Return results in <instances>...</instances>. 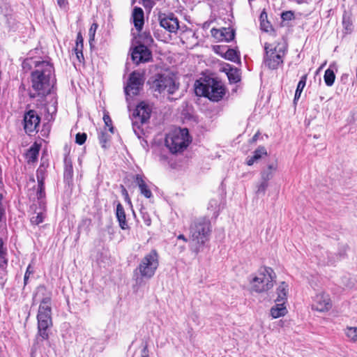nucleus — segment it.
Listing matches in <instances>:
<instances>
[{
  "label": "nucleus",
  "instance_id": "nucleus-1",
  "mask_svg": "<svg viewBox=\"0 0 357 357\" xmlns=\"http://www.w3.org/2000/svg\"><path fill=\"white\" fill-rule=\"evenodd\" d=\"M55 81L53 65L47 61H36L35 69L31 74V87L35 92H29V97L36 98L48 95Z\"/></svg>",
  "mask_w": 357,
  "mask_h": 357
},
{
  "label": "nucleus",
  "instance_id": "nucleus-2",
  "mask_svg": "<svg viewBox=\"0 0 357 357\" xmlns=\"http://www.w3.org/2000/svg\"><path fill=\"white\" fill-rule=\"evenodd\" d=\"M211 232V224L209 219L201 217L195 220L190 225V238L193 243L191 250L195 253H199L209 240Z\"/></svg>",
  "mask_w": 357,
  "mask_h": 357
},
{
  "label": "nucleus",
  "instance_id": "nucleus-3",
  "mask_svg": "<svg viewBox=\"0 0 357 357\" xmlns=\"http://www.w3.org/2000/svg\"><path fill=\"white\" fill-rule=\"evenodd\" d=\"M225 92L224 84L215 78H208L203 82L197 81L195 83L196 94L206 97L213 102H218L222 100Z\"/></svg>",
  "mask_w": 357,
  "mask_h": 357
},
{
  "label": "nucleus",
  "instance_id": "nucleus-4",
  "mask_svg": "<svg viewBox=\"0 0 357 357\" xmlns=\"http://www.w3.org/2000/svg\"><path fill=\"white\" fill-rule=\"evenodd\" d=\"M263 64L270 70H276L283 65L287 47L280 43H265Z\"/></svg>",
  "mask_w": 357,
  "mask_h": 357
},
{
  "label": "nucleus",
  "instance_id": "nucleus-5",
  "mask_svg": "<svg viewBox=\"0 0 357 357\" xmlns=\"http://www.w3.org/2000/svg\"><path fill=\"white\" fill-rule=\"evenodd\" d=\"M275 273L270 267H261L250 281L252 291L261 293L272 289L275 282Z\"/></svg>",
  "mask_w": 357,
  "mask_h": 357
},
{
  "label": "nucleus",
  "instance_id": "nucleus-6",
  "mask_svg": "<svg viewBox=\"0 0 357 357\" xmlns=\"http://www.w3.org/2000/svg\"><path fill=\"white\" fill-rule=\"evenodd\" d=\"M159 266V255L156 250H151L140 261L134 271L135 275H139L142 279H151L155 275Z\"/></svg>",
  "mask_w": 357,
  "mask_h": 357
},
{
  "label": "nucleus",
  "instance_id": "nucleus-7",
  "mask_svg": "<svg viewBox=\"0 0 357 357\" xmlns=\"http://www.w3.org/2000/svg\"><path fill=\"white\" fill-rule=\"evenodd\" d=\"M148 84L151 91L158 93L167 92L173 94L178 89V84L175 82L173 77L165 73L151 76L148 80Z\"/></svg>",
  "mask_w": 357,
  "mask_h": 357
},
{
  "label": "nucleus",
  "instance_id": "nucleus-8",
  "mask_svg": "<svg viewBox=\"0 0 357 357\" xmlns=\"http://www.w3.org/2000/svg\"><path fill=\"white\" fill-rule=\"evenodd\" d=\"M188 144L189 133L187 128L176 130L165 138V145L172 153L183 151Z\"/></svg>",
  "mask_w": 357,
  "mask_h": 357
},
{
  "label": "nucleus",
  "instance_id": "nucleus-9",
  "mask_svg": "<svg viewBox=\"0 0 357 357\" xmlns=\"http://www.w3.org/2000/svg\"><path fill=\"white\" fill-rule=\"evenodd\" d=\"M151 109L144 102H140L132 113V128L135 135L139 138L142 133L140 126L149 121Z\"/></svg>",
  "mask_w": 357,
  "mask_h": 357
},
{
  "label": "nucleus",
  "instance_id": "nucleus-10",
  "mask_svg": "<svg viewBox=\"0 0 357 357\" xmlns=\"http://www.w3.org/2000/svg\"><path fill=\"white\" fill-rule=\"evenodd\" d=\"M160 26L170 34H176L180 28L179 20L173 13H159Z\"/></svg>",
  "mask_w": 357,
  "mask_h": 357
},
{
  "label": "nucleus",
  "instance_id": "nucleus-11",
  "mask_svg": "<svg viewBox=\"0 0 357 357\" xmlns=\"http://www.w3.org/2000/svg\"><path fill=\"white\" fill-rule=\"evenodd\" d=\"M143 84L144 79L142 75L137 71H133L130 74L127 84L124 87L126 96H134L138 95Z\"/></svg>",
  "mask_w": 357,
  "mask_h": 357
},
{
  "label": "nucleus",
  "instance_id": "nucleus-12",
  "mask_svg": "<svg viewBox=\"0 0 357 357\" xmlns=\"http://www.w3.org/2000/svg\"><path fill=\"white\" fill-rule=\"evenodd\" d=\"M288 291V284L282 282L277 288V298L275 300V305L271 307L270 312H287V294Z\"/></svg>",
  "mask_w": 357,
  "mask_h": 357
},
{
  "label": "nucleus",
  "instance_id": "nucleus-13",
  "mask_svg": "<svg viewBox=\"0 0 357 357\" xmlns=\"http://www.w3.org/2000/svg\"><path fill=\"white\" fill-rule=\"evenodd\" d=\"M333 307L332 301L329 294L320 292L316 294L312 303V310L319 312H328Z\"/></svg>",
  "mask_w": 357,
  "mask_h": 357
},
{
  "label": "nucleus",
  "instance_id": "nucleus-14",
  "mask_svg": "<svg viewBox=\"0 0 357 357\" xmlns=\"http://www.w3.org/2000/svg\"><path fill=\"white\" fill-rule=\"evenodd\" d=\"M24 129L26 134L31 135L32 132L37 131L40 122V117L33 109H29L24 114Z\"/></svg>",
  "mask_w": 357,
  "mask_h": 357
},
{
  "label": "nucleus",
  "instance_id": "nucleus-15",
  "mask_svg": "<svg viewBox=\"0 0 357 357\" xmlns=\"http://www.w3.org/2000/svg\"><path fill=\"white\" fill-rule=\"evenodd\" d=\"M132 60L137 65L140 63L148 62L152 59L151 50L144 45H139L135 47L131 53Z\"/></svg>",
  "mask_w": 357,
  "mask_h": 357
},
{
  "label": "nucleus",
  "instance_id": "nucleus-16",
  "mask_svg": "<svg viewBox=\"0 0 357 357\" xmlns=\"http://www.w3.org/2000/svg\"><path fill=\"white\" fill-rule=\"evenodd\" d=\"M40 300L38 312H50L52 309L51 294L47 291L45 286L40 285L37 288L36 298Z\"/></svg>",
  "mask_w": 357,
  "mask_h": 357
},
{
  "label": "nucleus",
  "instance_id": "nucleus-17",
  "mask_svg": "<svg viewBox=\"0 0 357 357\" xmlns=\"http://www.w3.org/2000/svg\"><path fill=\"white\" fill-rule=\"evenodd\" d=\"M37 319L39 335L43 340H48L49 333L47 329L52 326L50 314H38Z\"/></svg>",
  "mask_w": 357,
  "mask_h": 357
},
{
  "label": "nucleus",
  "instance_id": "nucleus-18",
  "mask_svg": "<svg viewBox=\"0 0 357 357\" xmlns=\"http://www.w3.org/2000/svg\"><path fill=\"white\" fill-rule=\"evenodd\" d=\"M213 37L218 40H225L230 42L235 37V31L231 27H223L222 29L213 28L211 30Z\"/></svg>",
  "mask_w": 357,
  "mask_h": 357
},
{
  "label": "nucleus",
  "instance_id": "nucleus-19",
  "mask_svg": "<svg viewBox=\"0 0 357 357\" xmlns=\"http://www.w3.org/2000/svg\"><path fill=\"white\" fill-rule=\"evenodd\" d=\"M134 182L138 186L140 194L147 199L153 197V194L145 181V178L142 174H136L134 176Z\"/></svg>",
  "mask_w": 357,
  "mask_h": 357
},
{
  "label": "nucleus",
  "instance_id": "nucleus-20",
  "mask_svg": "<svg viewBox=\"0 0 357 357\" xmlns=\"http://www.w3.org/2000/svg\"><path fill=\"white\" fill-rule=\"evenodd\" d=\"M6 249L3 248V242L0 238V280L1 283H3L6 280V276L7 274L6 266L8 264V259L6 258Z\"/></svg>",
  "mask_w": 357,
  "mask_h": 357
},
{
  "label": "nucleus",
  "instance_id": "nucleus-21",
  "mask_svg": "<svg viewBox=\"0 0 357 357\" xmlns=\"http://www.w3.org/2000/svg\"><path fill=\"white\" fill-rule=\"evenodd\" d=\"M115 215L120 228L123 230L128 229L130 227L126 220V212L123 205L119 202L116 204Z\"/></svg>",
  "mask_w": 357,
  "mask_h": 357
},
{
  "label": "nucleus",
  "instance_id": "nucleus-22",
  "mask_svg": "<svg viewBox=\"0 0 357 357\" xmlns=\"http://www.w3.org/2000/svg\"><path fill=\"white\" fill-rule=\"evenodd\" d=\"M278 165L277 160L268 164L266 167L261 169L260 172V178L267 181L271 180L278 170Z\"/></svg>",
  "mask_w": 357,
  "mask_h": 357
},
{
  "label": "nucleus",
  "instance_id": "nucleus-23",
  "mask_svg": "<svg viewBox=\"0 0 357 357\" xmlns=\"http://www.w3.org/2000/svg\"><path fill=\"white\" fill-rule=\"evenodd\" d=\"M132 19L135 27L139 32H140L142 30L144 24V11L142 8L135 7L133 9Z\"/></svg>",
  "mask_w": 357,
  "mask_h": 357
},
{
  "label": "nucleus",
  "instance_id": "nucleus-24",
  "mask_svg": "<svg viewBox=\"0 0 357 357\" xmlns=\"http://www.w3.org/2000/svg\"><path fill=\"white\" fill-rule=\"evenodd\" d=\"M73 167L72 161L70 158H66L64 160V172L63 179L64 182L70 185L73 182Z\"/></svg>",
  "mask_w": 357,
  "mask_h": 357
},
{
  "label": "nucleus",
  "instance_id": "nucleus-25",
  "mask_svg": "<svg viewBox=\"0 0 357 357\" xmlns=\"http://www.w3.org/2000/svg\"><path fill=\"white\" fill-rule=\"evenodd\" d=\"M267 155L268 153L266 148L264 146H259L255 151H254L253 155L252 156L247 158L246 164L248 166H252L255 162H257L263 156H266Z\"/></svg>",
  "mask_w": 357,
  "mask_h": 357
},
{
  "label": "nucleus",
  "instance_id": "nucleus-26",
  "mask_svg": "<svg viewBox=\"0 0 357 357\" xmlns=\"http://www.w3.org/2000/svg\"><path fill=\"white\" fill-rule=\"evenodd\" d=\"M83 47H84V39L82 36V33L79 32L77 35L76 38V45L74 47V51L76 55V57L79 62H83L84 61V57L83 54Z\"/></svg>",
  "mask_w": 357,
  "mask_h": 357
},
{
  "label": "nucleus",
  "instance_id": "nucleus-27",
  "mask_svg": "<svg viewBox=\"0 0 357 357\" xmlns=\"http://www.w3.org/2000/svg\"><path fill=\"white\" fill-rule=\"evenodd\" d=\"M342 26L346 33H351L353 31L352 14L344 11L342 15Z\"/></svg>",
  "mask_w": 357,
  "mask_h": 357
},
{
  "label": "nucleus",
  "instance_id": "nucleus-28",
  "mask_svg": "<svg viewBox=\"0 0 357 357\" xmlns=\"http://www.w3.org/2000/svg\"><path fill=\"white\" fill-rule=\"evenodd\" d=\"M335 79V75L334 70L332 69V66L331 65L330 67L326 70L324 75V80L325 82V84L328 86H331L333 85Z\"/></svg>",
  "mask_w": 357,
  "mask_h": 357
},
{
  "label": "nucleus",
  "instance_id": "nucleus-29",
  "mask_svg": "<svg viewBox=\"0 0 357 357\" xmlns=\"http://www.w3.org/2000/svg\"><path fill=\"white\" fill-rule=\"evenodd\" d=\"M306 80H307L306 75H304L301 77V79L299 80V82L298 83V85H297V87L296 89V92H295V95H294V103H296V101L298 100V99L300 98L301 93H302L304 87L305 86Z\"/></svg>",
  "mask_w": 357,
  "mask_h": 357
},
{
  "label": "nucleus",
  "instance_id": "nucleus-30",
  "mask_svg": "<svg viewBox=\"0 0 357 357\" xmlns=\"http://www.w3.org/2000/svg\"><path fill=\"white\" fill-rule=\"evenodd\" d=\"M140 42L145 46H151L153 43V39L149 31H144L139 35Z\"/></svg>",
  "mask_w": 357,
  "mask_h": 357
},
{
  "label": "nucleus",
  "instance_id": "nucleus-31",
  "mask_svg": "<svg viewBox=\"0 0 357 357\" xmlns=\"http://www.w3.org/2000/svg\"><path fill=\"white\" fill-rule=\"evenodd\" d=\"M344 334L349 341L357 342V327L347 326L344 329Z\"/></svg>",
  "mask_w": 357,
  "mask_h": 357
},
{
  "label": "nucleus",
  "instance_id": "nucleus-32",
  "mask_svg": "<svg viewBox=\"0 0 357 357\" xmlns=\"http://www.w3.org/2000/svg\"><path fill=\"white\" fill-rule=\"evenodd\" d=\"M227 75L230 83L236 84L241 80L239 71L236 68H230Z\"/></svg>",
  "mask_w": 357,
  "mask_h": 357
},
{
  "label": "nucleus",
  "instance_id": "nucleus-33",
  "mask_svg": "<svg viewBox=\"0 0 357 357\" xmlns=\"http://www.w3.org/2000/svg\"><path fill=\"white\" fill-rule=\"evenodd\" d=\"M39 154V149L38 147L31 146L26 154V158L29 162H34L37 160Z\"/></svg>",
  "mask_w": 357,
  "mask_h": 357
},
{
  "label": "nucleus",
  "instance_id": "nucleus-34",
  "mask_svg": "<svg viewBox=\"0 0 357 357\" xmlns=\"http://www.w3.org/2000/svg\"><path fill=\"white\" fill-rule=\"evenodd\" d=\"M224 59L232 62H236L239 59V52L234 49L229 48L225 52Z\"/></svg>",
  "mask_w": 357,
  "mask_h": 357
},
{
  "label": "nucleus",
  "instance_id": "nucleus-35",
  "mask_svg": "<svg viewBox=\"0 0 357 357\" xmlns=\"http://www.w3.org/2000/svg\"><path fill=\"white\" fill-rule=\"evenodd\" d=\"M111 136L106 131H100L98 133V140L103 149L107 147V143L110 141Z\"/></svg>",
  "mask_w": 357,
  "mask_h": 357
},
{
  "label": "nucleus",
  "instance_id": "nucleus-36",
  "mask_svg": "<svg viewBox=\"0 0 357 357\" xmlns=\"http://www.w3.org/2000/svg\"><path fill=\"white\" fill-rule=\"evenodd\" d=\"M268 186L269 181L263 180L262 178H260L259 183L257 185L256 193L257 195H264Z\"/></svg>",
  "mask_w": 357,
  "mask_h": 357
},
{
  "label": "nucleus",
  "instance_id": "nucleus-37",
  "mask_svg": "<svg viewBox=\"0 0 357 357\" xmlns=\"http://www.w3.org/2000/svg\"><path fill=\"white\" fill-rule=\"evenodd\" d=\"M267 18V14L265 12H262L260 15V26L261 29L264 31H268L269 28H271V24L269 22L266 20Z\"/></svg>",
  "mask_w": 357,
  "mask_h": 357
},
{
  "label": "nucleus",
  "instance_id": "nucleus-38",
  "mask_svg": "<svg viewBox=\"0 0 357 357\" xmlns=\"http://www.w3.org/2000/svg\"><path fill=\"white\" fill-rule=\"evenodd\" d=\"M44 218L45 215L43 213H38L36 215L31 217V222L33 225H38L43 222Z\"/></svg>",
  "mask_w": 357,
  "mask_h": 357
},
{
  "label": "nucleus",
  "instance_id": "nucleus-39",
  "mask_svg": "<svg viewBox=\"0 0 357 357\" xmlns=\"http://www.w3.org/2000/svg\"><path fill=\"white\" fill-rule=\"evenodd\" d=\"M103 121H104L105 126L109 128V131L113 134L114 128L112 126V121L107 113L104 114Z\"/></svg>",
  "mask_w": 357,
  "mask_h": 357
},
{
  "label": "nucleus",
  "instance_id": "nucleus-40",
  "mask_svg": "<svg viewBox=\"0 0 357 357\" xmlns=\"http://www.w3.org/2000/svg\"><path fill=\"white\" fill-rule=\"evenodd\" d=\"M227 45H215L213 47L215 52L220 55L222 58H224L225 55V52H227Z\"/></svg>",
  "mask_w": 357,
  "mask_h": 357
},
{
  "label": "nucleus",
  "instance_id": "nucleus-41",
  "mask_svg": "<svg viewBox=\"0 0 357 357\" xmlns=\"http://www.w3.org/2000/svg\"><path fill=\"white\" fill-rule=\"evenodd\" d=\"M33 273H34L33 267L31 266V264H29L27 268H26L24 276V285H26V284L28 283V280H29V278L30 275L33 274Z\"/></svg>",
  "mask_w": 357,
  "mask_h": 357
},
{
  "label": "nucleus",
  "instance_id": "nucleus-42",
  "mask_svg": "<svg viewBox=\"0 0 357 357\" xmlns=\"http://www.w3.org/2000/svg\"><path fill=\"white\" fill-rule=\"evenodd\" d=\"M87 135L85 132H78L75 136V142L79 145H82L86 140Z\"/></svg>",
  "mask_w": 357,
  "mask_h": 357
},
{
  "label": "nucleus",
  "instance_id": "nucleus-43",
  "mask_svg": "<svg viewBox=\"0 0 357 357\" xmlns=\"http://www.w3.org/2000/svg\"><path fill=\"white\" fill-rule=\"evenodd\" d=\"M37 198L38 199H42L45 197V185L44 183H42L40 181L39 183H38V190H37Z\"/></svg>",
  "mask_w": 357,
  "mask_h": 357
},
{
  "label": "nucleus",
  "instance_id": "nucleus-44",
  "mask_svg": "<svg viewBox=\"0 0 357 357\" xmlns=\"http://www.w3.org/2000/svg\"><path fill=\"white\" fill-rule=\"evenodd\" d=\"M281 18L284 21H290L294 18V14L292 11H284L281 14Z\"/></svg>",
  "mask_w": 357,
  "mask_h": 357
},
{
  "label": "nucleus",
  "instance_id": "nucleus-45",
  "mask_svg": "<svg viewBox=\"0 0 357 357\" xmlns=\"http://www.w3.org/2000/svg\"><path fill=\"white\" fill-rule=\"evenodd\" d=\"M36 177H37L38 183H39L40 181H41L42 183H44V179H45L44 171L40 167L38 168L37 170Z\"/></svg>",
  "mask_w": 357,
  "mask_h": 357
},
{
  "label": "nucleus",
  "instance_id": "nucleus-46",
  "mask_svg": "<svg viewBox=\"0 0 357 357\" xmlns=\"http://www.w3.org/2000/svg\"><path fill=\"white\" fill-rule=\"evenodd\" d=\"M141 213H142V219H143L144 224L147 226L151 225V220L149 215L146 213H143V212H141Z\"/></svg>",
  "mask_w": 357,
  "mask_h": 357
},
{
  "label": "nucleus",
  "instance_id": "nucleus-47",
  "mask_svg": "<svg viewBox=\"0 0 357 357\" xmlns=\"http://www.w3.org/2000/svg\"><path fill=\"white\" fill-rule=\"evenodd\" d=\"M56 3L61 9L66 10L68 8V0H56Z\"/></svg>",
  "mask_w": 357,
  "mask_h": 357
},
{
  "label": "nucleus",
  "instance_id": "nucleus-48",
  "mask_svg": "<svg viewBox=\"0 0 357 357\" xmlns=\"http://www.w3.org/2000/svg\"><path fill=\"white\" fill-rule=\"evenodd\" d=\"M98 24L96 23H93L91 28L89 29V36L90 37H94L96 29H98Z\"/></svg>",
  "mask_w": 357,
  "mask_h": 357
},
{
  "label": "nucleus",
  "instance_id": "nucleus-49",
  "mask_svg": "<svg viewBox=\"0 0 357 357\" xmlns=\"http://www.w3.org/2000/svg\"><path fill=\"white\" fill-rule=\"evenodd\" d=\"M122 194L124 195L125 197V200L129 204H131V200L129 197V195H128V193L127 192V190L123 188V190H122Z\"/></svg>",
  "mask_w": 357,
  "mask_h": 357
},
{
  "label": "nucleus",
  "instance_id": "nucleus-50",
  "mask_svg": "<svg viewBox=\"0 0 357 357\" xmlns=\"http://www.w3.org/2000/svg\"><path fill=\"white\" fill-rule=\"evenodd\" d=\"M142 357H149V354H148V349H147V347L146 346L144 347V348L142 350Z\"/></svg>",
  "mask_w": 357,
  "mask_h": 357
},
{
  "label": "nucleus",
  "instance_id": "nucleus-51",
  "mask_svg": "<svg viewBox=\"0 0 357 357\" xmlns=\"http://www.w3.org/2000/svg\"><path fill=\"white\" fill-rule=\"evenodd\" d=\"M209 207H213L215 206L216 208L217 206V202L214 199H211L210 202H209Z\"/></svg>",
  "mask_w": 357,
  "mask_h": 357
},
{
  "label": "nucleus",
  "instance_id": "nucleus-52",
  "mask_svg": "<svg viewBox=\"0 0 357 357\" xmlns=\"http://www.w3.org/2000/svg\"><path fill=\"white\" fill-rule=\"evenodd\" d=\"M259 135V132H257V133H255V134L254 135V136L252 137V142H256V141L258 139Z\"/></svg>",
  "mask_w": 357,
  "mask_h": 357
},
{
  "label": "nucleus",
  "instance_id": "nucleus-53",
  "mask_svg": "<svg viewBox=\"0 0 357 357\" xmlns=\"http://www.w3.org/2000/svg\"><path fill=\"white\" fill-rule=\"evenodd\" d=\"M178 239H181L183 240V241L185 242H187V238H185V236L183 235V234H179L177 237Z\"/></svg>",
  "mask_w": 357,
  "mask_h": 357
},
{
  "label": "nucleus",
  "instance_id": "nucleus-54",
  "mask_svg": "<svg viewBox=\"0 0 357 357\" xmlns=\"http://www.w3.org/2000/svg\"><path fill=\"white\" fill-rule=\"evenodd\" d=\"M284 314H279V313H277V314H271V317H272V319H277L278 317H280L281 315H284Z\"/></svg>",
  "mask_w": 357,
  "mask_h": 357
},
{
  "label": "nucleus",
  "instance_id": "nucleus-55",
  "mask_svg": "<svg viewBox=\"0 0 357 357\" xmlns=\"http://www.w3.org/2000/svg\"><path fill=\"white\" fill-rule=\"evenodd\" d=\"M214 215L215 217L216 218L217 216H218V211H215L214 212Z\"/></svg>",
  "mask_w": 357,
  "mask_h": 357
},
{
  "label": "nucleus",
  "instance_id": "nucleus-56",
  "mask_svg": "<svg viewBox=\"0 0 357 357\" xmlns=\"http://www.w3.org/2000/svg\"><path fill=\"white\" fill-rule=\"evenodd\" d=\"M154 36H155V37L158 38L156 33H154Z\"/></svg>",
  "mask_w": 357,
  "mask_h": 357
}]
</instances>
